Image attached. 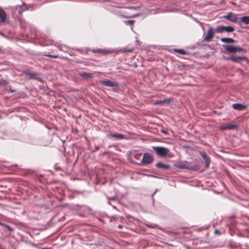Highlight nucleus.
<instances>
[{"label": "nucleus", "mask_w": 249, "mask_h": 249, "mask_svg": "<svg viewBox=\"0 0 249 249\" xmlns=\"http://www.w3.org/2000/svg\"><path fill=\"white\" fill-rule=\"evenodd\" d=\"M241 21L246 24H249V16L243 17L241 19Z\"/></svg>", "instance_id": "19"}, {"label": "nucleus", "mask_w": 249, "mask_h": 249, "mask_svg": "<svg viewBox=\"0 0 249 249\" xmlns=\"http://www.w3.org/2000/svg\"><path fill=\"white\" fill-rule=\"evenodd\" d=\"M6 227L9 231H12V229L9 226H6Z\"/></svg>", "instance_id": "31"}, {"label": "nucleus", "mask_w": 249, "mask_h": 249, "mask_svg": "<svg viewBox=\"0 0 249 249\" xmlns=\"http://www.w3.org/2000/svg\"><path fill=\"white\" fill-rule=\"evenodd\" d=\"M153 161L152 156L148 153H144L143 156L141 163H139L140 165H144L150 164Z\"/></svg>", "instance_id": "3"}, {"label": "nucleus", "mask_w": 249, "mask_h": 249, "mask_svg": "<svg viewBox=\"0 0 249 249\" xmlns=\"http://www.w3.org/2000/svg\"><path fill=\"white\" fill-rule=\"evenodd\" d=\"M109 200H115L117 199V196H113L108 198Z\"/></svg>", "instance_id": "27"}, {"label": "nucleus", "mask_w": 249, "mask_h": 249, "mask_svg": "<svg viewBox=\"0 0 249 249\" xmlns=\"http://www.w3.org/2000/svg\"><path fill=\"white\" fill-rule=\"evenodd\" d=\"M215 31L214 29L212 27H210L207 31V34L203 39V41L209 42L212 40Z\"/></svg>", "instance_id": "5"}, {"label": "nucleus", "mask_w": 249, "mask_h": 249, "mask_svg": "<svg viewBox=\"0 0 249 249\" xmlns=\"http://www.w3.org/2000/svg\"><path fill=\"white\" fill-rule=\"evenodd\" d=\"M220 129L221 130H226V129H228V128H227V125H225V126H222L220 128Z\"/></svg>", "instance_id": "28"}, {"label": "nucleus", "mask_w": 249, "mask_h": 249, "mask_svg": "<svg viewBox=\"0 0 249 249\" xmlns=\"http://www.w3.org/2000/svg\"><path fill=\"white\" fill-rule=\"evenodd\" d=\"M47 56L52 57V58H57V56L56 55H47Z\"/></svg>", "instance_id": "29"}, {"label": "nucleus", "mask_w": 249, "mask_h": 249, "mask_svg": "<svg viewBox=\"0 0 249 249\" xmlns=\"http://www.w3.org/2000/svg\"><path fill=\"white\" fill-rule=\"evenodd\" d=\"M10 91L11 92H15L16 90L15 89H12L11 88L10 89Z\"/></svg>", "instance_id": "32"}, {"label": "nucleus", "mask_w": 249, "mask_h": 249, "mask_svg": "<svg viewBox=\"0 0 249 249\" xmlns=\"http://www.w3.org/2000/svg\"><path fill=\"white\" fill-rule=\"evenodd\" d=\"M215 33H222L224 32V26L219 25L217 26L215 29H214Z\"/></svg>", "instance_id": "13"}, {"label": "nucleus", "mask_w": 249, "mask_h": 249, "mask_svg": "<svg viewBox=\"0 0 249 249\" xmlns=\"http://www.w3.org/2000/svg\"><path fill=\"white\" fill-rule=\"evenodd\" d=\"M237 127H238V125L235 124H230L227 125V128H228V129H230V130L234 129L236 128Z\"/></svg>", "instance_id": "21"}, {"label": "nucleus", "mask_w": 249, "mask_h": 249, "mask_svg": "<svg viewBox=\"0 0 249 249\" xmlns=\"http://www.w3.org/2000/svg\"><path fill=\"white\" fill-rule=\"evenodd\" d=\"M124 23L126 25H132L134 23V20H126L124 21Z\"/></svg>", "instance_id": "25"}, {"label": "nucleus", "mask_w": 249, "mask_h": 249, "mask_svg": "<svg viewBox=\"0 0 249 249\" xmlns=\"http://www.w3.org/2000/svg\"><path fill=\"white\" fill-rule=\"evenodd\" d=\"M176 166L180 169H186L193 171H197L200 168L199 165L192 164L185 160L178 161L176 163Z\"/></svg>", "instance_id": "1"}, {"label": "nucleus", "mask_w": 249, "mask_h": 249, "mask_svg": "<svg viewBox=\"0 0 249 249\" xmlns=\"http://www.w3.org/2000/svg\"><path fill=\"white\" fill-rule=\"evenodd\" d=\"M138 16V15H133L132 16H123L124 17H125L126 18H133V17H136Z\"/></svg>", "instance_id": "26"}, {"label": "nucleus", "mask_w": 249, "mask_h": 249, "mask_svg": "<svg viewBox=\"0 0 249 249\" xmlns=\"http://www.w3.org/2000/svg\"><path fill=\"white\" fill-rule=\"evenodd\" d=\"M153 149L159 156L162 158L171 157V153L169 149L161 146H153Z\"/></svg>", "instance_id": "2"}, {"label": "nucleus", "mask_w": 249, "mask_h": 249, "mask_svg": "<svg viewBox=\"0 0 249 249\" xmlns=\"http://www.w3.org/2000/svg\"><path fill=\"white\" fill-rule=\"evenodd\" d=\"M109 138H114L115 140H122L124 138V136L121 133L110 134Z\"/></svg>", "instance_id": "11"}, {"label": "nucleus", "mask_w": 249, "mask_h": 249, "mask_svg": "<svg viewBox=\"0 0 249 249\" xmlns=\"http://www.w3.org/2000/svg\"><path fill=\"white\" fill-rule=\"evenodd\" d=\"M224 18L233 22H236L238 19L236 16L232 13H229L227 15L224 16Z\"/></svg>", "instance_id": "9"}, {"label": "nucleus", "mask_w": 249, "mask_h": 249, "mask_svg": "<svg viewBox=\"0 0 249 249\" xmlns=\"http://www.w3.org/2000/svg\"><path fill=\"white\" fill-rule=\"evenodd\" d=\"M165 11H166V12H170V11H171V10H169V9H166V10H165Z\"/></svg>", "instance_id": "34"}, {"label": "nucleus", "mask_w": 249, "mask_h": 249, "mask_svg": "<svg viewBox=\"0 0 249 249\" xmlns=\"http://www.w3.org/2000/svg\"><path fill=\"white\" fill-rule=\"evenodd\" d=\"M170 102V99H166L162 100H160L156 102L155 103V105H162L165 103H169Z\"/></svg>", "instance_id": "17"}, {"label": "nucleus", "mask_w": 249, "mask_h": 249, "mask_svg": "<svg viewBox=\"0 0 249 249\" xmlns=\"http://www.w3.org/2000/svg\"><path fill=\"white\" fill-rule=\"evenodd\" d=\"M97 52L98 53H103L104 54H107V53H111V52L110 51H107V50H98Z\"/></svg>", "instance_id": "23"}, {"label": "nucleus", "mask_w": 249, "mask_h": 249, "mask_svg": "<svg viewBox=\"0 0 249 249\" xmlns=\"http://www.w3.org/2000/svg\"><path fill=\"white\" fill-rule=\"evenodd\" d=\"M199 154L205 162V166L207 168L208 167L211 162L210 157L208 156L206 153L204 152H200Z\"/></svg>", "instance_id": "8"}, {"label": "nucleus", "mask_w": 249, "mask_h": 249, "mask_svg": "<svg viewBox=\"0 0 249 249\" xmlns=\"http://www.w3.org/2000/svg\"><path fill=\"white\" fill-rule=\"evenodd\" d=\"M218 230H215V231H214V233H218Z\"/></svg>", "instance_id": "35"}, {"label": "nucleus", "mask_w": 249, "mask_h": 249, "mask_svg": "<svg viewBox=\"0 0 249 249\" xmlns=\"http://www.w3.org/2000/svg\"><path fill=\"white\" fill-rule=\"evenodd\" d=\"M27 9H28L27 5L26 4H25V3H23V5H22V6L20 7V9H19V12L20 13L22 11H25Z\"/></svg>", "instance_id": "22"}, {"label": "nucleus", "mask_w": 249, "mask_h": 249, "mask_svg": "<svg viewBox=\"0 0 249 249\" xmlns=\"http://www.w3.org/2000/svg\"><path fill=\"white\" fill-rule=\"evenodd\" d=\"M80 75L85 78H90L92 77V74L90 73H87L86 72H82L80 73Z\"/></svg>", "instance_id": "16"}, {"label": "nucleus", "mask_w": 249, "mask_h": 249, "mask_svg": "<svg viewBox=\"0 0 249 249\" xmlns=\"http://www.w3.org/2000/svg\"><path fill=\"white\" fill-rule=\"evenodd\" d=\"M223 47L230 53H234L243 51V49L240 47L234 46L232 45H224Z\"/></svg>", "instance_id": "4"}, {"label": "nucleus", "mask_w": 249, "mask_h": 249, "mask_svg": "<svg viewBox=\"0 0 249 249\" xmlns=\"http://www.w3.org/2000/svg\"><path fill=\"white\" fill-rule=\"evenodd\" d=\"M227 59L231 60L233 62H237V63H240L241 61H245L246 62H248V59L246 56H232L228 58Z\"/></svg>", "instance_id": "7"}, {"label": "nucleus", "mask_w": 249, "mask_h": 249, "mask_svg": "<svg viewBox=\"0 0 249 249\" xmlns=\"http://www.w3.org/2000/svg\"><path fill=\"white\" fill-rule=\"evenodd\" d=\"M232 107L237 110H243L246 108V106L241 104H233L232 105Z\"/></svg>", "instance_id": "10"}, {"label": "nucleus", "mask_w": 249, "mask_h": 249, "mask_svg": "<svg viewBox=\"0 0 249 249\" xmlns=\"http://www.w3.org/2000/svg\"><path fill=\"white\" fill-rule=\"evenodd\" d=\"M161 132H162L163 133H164L165 134H167V132L166 130H164V129H162L161 130Z\"/></svg>", "instance_id": "30"}, {"label": "nucleus", "mask_w": 249, "mask_h": 249, "mask_svg": "<svg viewBox=\"0 0 249 249\" xmlns=\"http://www.w3.org/2000/svg\"><path fill=\"white\" fill-rule=\"evenodd\" d=\"M220 40L222 42L225 43H233L234 42V40L231 38H227V37H224L221 38L220 39Z\"/></svg>", "instance_id": "15"}, {"label": "nucleus", "mask_w": 249, "mask_h": 249, "mask_svg": "<svg viewBox=\"0 0 249 249\" xmlns=\"http://www.w3.org/2000/svg\"><path fill=\"white\" fill-rule=\"evenodd\" d=\"M129 9H137V7H129L128 8Z\"/></svg>", "instance_id": "33"}, {"label": "nucleus", "mask_w": 249, "mask_h": 249, "mask_svg": "<svg viewBox=\"0 0 249 249\" xmlns=\"http://www.w3.org/2000/svg\"><path fill=\"white\" fill-rule=\"evenodd\" d=\"M6 15L4 11L0 8V18L2 22L5 21Z\"/></svg>", "instance_id": "12"}, {"label": "nucleus", "mask_w": 249, "mask_h": 249, "mask_svg": "<svg viewBox=\"0 0 249 249\" xmlns=\"http://www.w3.org/2000/svg\"><path fill=\"white\" fill-rule=\"evenodd\" d=\"M101 83L108 87H118L119 86V84L117 82L108 80L101 81Z\"/></svg>", "instance_id": "6"}, {"label": "nucleus", "mask_w": 249, "mask_h": 249, "mask_svg": "<svg viewBox=\"0 0 249 249\" xmlns=\"http://www.w3.org/2000/svg\"><path fill=\"white\" fill-rule=\"evenodd\" d=\"M156 167L159 168H162V169H168L169 168V166L165 164L164 163H163L162 162H158L156 165Z\"/></svg>", "instance_id": "14"}, {"label": "nucleus", "mask_w": 249, "mask_h": 249, "mask_svg": "<svg viewBox=\"0 0 249 249\" xmlns=\"http://www.w3.org/2000/svg\"><path fill=\"white\" fill-rule=\"evenodd\" d=\"M175 51L181 54H185L186 53L184 50L182 49H176Z\"/></svg>", "instance_id": "24"}, {"label": "nucleus", "mask_w": 249, "mask_h": 249, "mask_svg": "<svg viewBox=\"0 0 249 249\" xmlns=\"http://www.w3.org/2000/svg\"><path fill=\"white\" fill-rule=\"evenodd\" d=\"M234 30V29L233 27L229 26H224V32L231 33Z\"/></svg>", "instance_id": "18"}, {"label": "nucleus", "mask_w": 249, "mask_h": 249, "mask_svg": "<svg viewBox=\"0 0 249 249\" xmlns=\"http://www.w3.org/2000/svg\"><path fill=\"white\" fill-rule=\"evenodd\" d=\"M24 74H26L27 76H29V78H36V74L35 73L29 72L27 71H24Z\"/></svg>", "instance_id": "20"}]
</instances>
